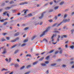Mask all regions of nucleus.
I'll return each mask as SVG.
<instances>
[{
    "label": "nucleus",
    "instance_id": "nucleus-54",
    "mask_svg": "<svg viewBox=\"0 0 74 74\" xmlns=\"http://www.w3.org/2000/svg\"><path fill=\"white\" fill-rule=\"evenodd\" d=\"M6 34H7V33H3V36H5Z\"/></svg>",
    "mask_w": 74,
    "mask_h": 74
},
{
    "label": "nucleus",
    "instance_id": "nucleus-11",
    "mask_svg": "<svg viewBox=\"0 0 74 74\" xmlns=\"http://www.w3.org/2000/svg\"><path fill=\"white\" fill-rule=\"evenodd\" d=\"M55 37V34H54L51 37V38L52 39V41H53V38L54 37Z\"/></svg>",
    "mask_w": 74,
    "mask_h": 74
},
{
    "label": "nucleus",
    "instance_id": "nucleus-47",
    "mask_svg": "<svg viewBox=\"0 0 74 74\" xmlns=\"http://www.w3.org/2000/svg\"><path fill=\"white\" fill-rule=\"evenodd\" d=\"M43 23L42 22H41L40 24H39V25H42V24Z\"/></svg>",
    "mask_w": 74,
    "mask_h": 74
},
{
    "label": "nucleus",
    "instance_id": "nucleus-53",
    "mask_svg": "<svg viewBox=\"0 0 74 74\" xmlns=\"http://www.w3.org/2000/svg\"><path fill=\"white\" fill-rule=\"evenodd\" d=\"M6 39L8 40H10V38L9 37H8L6 38Z\"/></svg>",
    "mask_w": 74,
    "mask_h": 74
},
{
    "label": "nucleus",
    "instance_id": "nucleus-39",
    "mask_svg": "<svg viewBox=\"0 0 74 74\" xmlns=\"http://www.w3.org/2000/svg\"><path fill=\"white\" fill-rule=\"evenodd\" d=\"M28 29H29V28L27 27L25 28L24 30H27Z\"/></svg>",
    "mask_w": 74,
    "mask_h": 74
},
{
    "label": "nucleus",
    "instance_id": "nucleus-60",
    "mask_svg": "<svg viewBox=\"0 0 74 74\" xmlns=\"http://www.w3.org/2000/svg\"><path fill=\"white\" fill-rule=\"evenodd\" d=\"M74 61H72L71 62V64H73L74 63Z\"/></svg>",
    "mask_w": 74,
    "mask_h": 74
},
{
    "label": "nucleus",
    "instance_id": "nucleus-34",
    "mask_svg": "<svg viewBox=\"0 0 74 74\" xmlns=\"http://www.w3.org/2000/svg\"><path fill=\"white\" fill-rule=\"evenodd\" d=\"M63 53V51L62 50H60L59 52V53H60V54H61Z\"/></svg>",
    "mask_w": 74,
    "mask_h": 74
},
{
    "label": "nucleus",
    "instance_id": "nucleus-48",
    "mask_svg": "<svg viewBox=\"0 0 74 74\" xmlns=\"http://www.w3.org/2000/svg\"><path fill=\"white\" fill-rule=\"evenodd\" d=\"M74 31V29H72L71 30V32H72V34H73V32Z\"/></svg>",
    "mask_w": 74,
    "mask_h": 74
},
{
    "label": "nucleus",
    "instance_id": "nucleus-45",
    "mask_svg": "<svg viewBox=\"0 0 74 74\" xmlns=\"http://www.w3.org/2000/svg\"><path fill=\"white\" fill-rule=\"evenodd\" d=\"M55 20H56L58 19V17L57 16H56L55 17Z\"/></svg>",
    "mask_w": 74,
    "mask_h": 74
},
{
    "label": "nucleus",
    "instance_id": "nucleus-44",
    "mask_svg": "<svg viewBox=\"0 0 74 74\" xmlns=\"http://www.w3.org/2000/svg\"><path fill=\"white\" fill-rule=\"evenodd\" d=\"M7 15L8 17H10V14L8 13H7Z\"/></svg>",
    "mask_w": 74,
    "mask_h": 74
},
{
    "label": "nucleus",
    "instance_id": "nucleus-16",
    "mask_svg": "<svg viewBox=\"0 0 74 74\" xmlns=\"http://www.w3.org/2000/svg\"><path fill=\"white\" fill-rule=\"evenodd\" d=\"M19 64H15L14 65L15 67H19Z\"/></svg>",
    "mask_w": 74,
    "mask_h": 74
},
{
    "label": "nucleus",
    "instance_id": "nucleus-22",
    "mask_svg": "<svg viewBox=\"0 0 74 74\" xmlns=\"http://www.w3.org/2000/svg\"><path fill=\"white\" fill-rule=\"evenodd\" d=\"M70 48L73 49H74V46L73 45H72V46L70 47Z\"/></svg>",
    "mask_w": 74,
    "mask_h": 74
},
{
    "label": "nucleus",
    "instance_id": "nucleus-33",
    "mask_svg": "<svg viewBox=\"0 0 74 74\" xmlns=\"http://www.w3.org/2000/svg\"><path fill=\"white\" fill-rule=\"evenodd\" d=\"M56 25H57V23L55 24H54L53 25L52 27H55V26H56Z\"/></svg>",
    "mask_w": 74,
    "mask_h": 74
},
{
    "label": "nucleus",
    "instance_id": "nucleus-24",
    "mask_svg": "<svg viewBox=\"0 0 74 74\" xmlns=\"http://www.w3.org/2000/svg\"><path fill=\"white\" fill-rule=\"evenodd\" d=\"M18 52H19V50H16L15 51V52H14V54H16V53H18Z\"/></svg>",
    "mask_w": 74,
    "mask_h": 74
},
{
    "label": "nucleus",
    "instance_id": "nucleus-3",
    "mask_svg": "<svg viewBox=\"0 0 74 74\" xmlns=\"http://www.w3.org/2000/svg\"><path fill=\"white\" fill-rule=\"evenodd\" d=\"M46 12H44L41 15V16H40V17H39V19H41L42 18H43V16H44V14H45V13Z\"/></svg>",
    "mask_w": 74,
    "mask_h": 74
},
{
    "label": "nucleus",
    "instance_id": "nucleus-10",
    "mask_svg": "<svg viewBox=\"0 0 74 74\" xmlns=\"http://www.w3.org/2000/svg\"><path fill=\"white\" fill-rule=\"evenodd\" d=\"M10 8H11V7H7L6 8H5V10H9V9H10Z\"/></svg>",
    "mask_w": 74,
    "mask_h": 74
},
{
    "label": "nucleus",
    "instance_id": "nucleus-43",
    "mask_svg": "<svg viewBox=\"0 0 74 74\" xmlns=\"http://www.w3.org/2000/svg\"><path fill=\"white\" fill-rule=\"evenodd\" d=\"M45 63H46V64H48L49 63V61H47L45 62Z\"/></svg>",
    "mask_w": 74,
    "mask_h": 74
},
{
    "label": "nucleus",
    "instance_id": "nucleus-14",
    "mask_svg": "<svg viewBox=\"0 0 74 74\" xmlns=\"http://www.w3.org/2000/svg\"><path fill=\"white\" fill-rule=\"evenodd\" d=\"M42 66H47V64H41Z\"/></svg>",
    "mask_w": 74,
    "mask_h": 74
},
{
    "label": "nucleus",
    "instance_id": "nucleus-13",
    "mask_svg": "<svg viewBox=\"0 0 74 74\" xmlns=\"http://www.w3.org/2000/svg\"><path fill=\"white\" fill-rule=\"evenodd\" d=\"M36 37H37V36H33L31 38L32 40H34V38H36Z\"/></svg>",
    "mask_w": 74,
    "mask_h": 74
},
{
    "label": "nucleus",
    "instance_id": "nucleus-19",
    "mask_svg": "<svg viewBox=\"0 0 74 74\" xmlns=\"http://www.w3.org/2000/svg\"><path fill=\"white\" fill-rule=\"evenodd\" d=\"M64 3V2L63 1H62L60 3V5H63Z\"/></svg>",
    "mask_w": 74,
    "mask_h": 74
},
{
    "label": "nucleus",
    "instance_id": "nucleus-49",
    "mask_svg": "<svg viewBox=\"0 0 74 74\" xmlns=\"http://www.w3.org/2000/svg\"><path fill=\"white\" fill-rule=\"evenodd\" d=\"M45 53V52H44L43 53H41V55H44V54Z\"/></svg>",
    "mask_w": 74,
    "mask_h": 74
},
{
    "label": "nucleus",
    "instance_id": "nucleus-38",
    "mask_svg": "<svg viewBox=\"0 0 74 74\" xmlns=\"http://www.w3.org/2000/svg\"><path fill=\"white\" fill-rule=\"evenodd\" d=\"M7 23H8V22H5L4 23L3 25H7Z\"/></svg>",
    "mask_w": 74,
    "mask_h": 74
},
{
    "label": "nucleus",
    "instance_id": "nucleus-57",
    "mask_svg": "<svg viewBox=\"0 0 74 74\" xmlns=\"http://www.w3.org/2000/svg\"><path fill=\"white\" fill-rule=\"evenodd\" d=\"M10 72H5V74H8V73H10Z\"/></svg>",
    "mask_w": 74,
    "mask_h": 74
},
{
    "label": "nucleus",
    "instance_id": "nucleus-17",
    "mask_svg": "<svg viewBox=\"0 0 74 74\" xmlns=\"http://www.w3.org/2000/svg\"><path fill=\"white\" fill-rule=\"evenodd\" d=\"M59 6H57L55 7L54 8V9H55V10H58V8H59Z\"/></svg>",
    "mask_w": 74,
    "mask_h": 74
},
{
    "label": "nucleus",
    "instance_id": "nucleus-64",
    "mask_svg": "<svg viewBox=\"0 0 74 74\" xmlns=\"http://www.w3.org/2000/svg\"><path fill=\"white\" fill-rule=\"evenodd\" d=\"M14 73V72L12 71L11 73H10L9 74H13Z\"/></svg>",
    "mask_w": 74,
    "mask_h": 74
},
{
    "label": "nucleus",
    "instance_id": "nucleus-36",
    "mask_svg": "<svg viewBox=\"0 0 74 74\" xmlns=\"http://www.w3.org/2000/svg\"><path fill=\"white\" fill-rule=\"evenodd\" d=\"M59 53V51H56V52L55 53V55H56V54H58Z\"/></svg>",
    "mask_w": 74,
    "mask_h": 74
},
{
    "label": "nucleus",
    "instance_id": "nucleus-1",
    "mask_svg": "<svg viewBox=\"0 0 74 74\" xmlns=\"http://www.w3.org/2000/svg\"><path fill=\"white\" fill-rule=\"evenodd\" d=\"M50 27H48V28H47V29L44 31L42 33V34L40 35V37H42V36H44L45 35V33H47L48 32V30H49V29H50Z\"/></svg>",
    "mask_w": 74,
    "mask_h": 74
},
{
    "label": "nucleus",
    "instance_id": "nucleus-5",
    "mask_svg": "<svg viewBox=\"0 0 74 74\" xmlns=\"http://www.w3.org/2000/svg\"><path fill=\"white\" fill-rule=\"evenodd\" d=\"M7 53V50L5 48L3 50V53H2V54H5Z\"/></svg>",
    "mask_w": 74,
    "mask_h": 74
},
{
    "label": "nucleus",
    "instance_id": "nucleus-21",
    "mask_svg": "<svg viewBox=\"0 0 74 74\" xmlns=\"http://www.w3.org/2000/svg\"><path fill=\"white\" fill-rule=\"evenodd\" d=\"M44 57L41 58L39 60V61H42V60H43V59H44Z\"/></svg>",
    "mask_w": 74,
    "mask_h": 74
},
{
    "label": "nucleus",
    "instance_id": "nucleus-63",
    "mask_svg": "<svg viewBox=\"0 0 74 74\" xmlns=\"http://www.w3.org/2000/svg\"><path fill=\"white\" fill-rule=\"evenodd\" d=\"M17 62H20V60L18 59H17Z\"/></svg>",
    "mask_w": 74,
    "mask_h": 74
},
{
    "label": "nucleus",
    "instance_id": "nucleus-23",
    "mask_svg": "<svg viewBox=\"0 0 74 74\" xmlns=\"http://www.w3.org/2000/svg\"><path fill=\"white\" fill-rule=\"evenodd\" d=\"M56 64H51V66H56Z\"/></svg>",
    "mask_w": 74,
    "mask_h": 74
},
{
    "label": "nucleus",
    "instance_id": "nucleus-12",
    "mask_svg": "<svg viewBox=\"0 0 74 74\" xmlns=\"http://www.w3.org/2000/svg\"><path fill=\"white\" fill-rule=\"evenodd\" d=\"M0 40L1 41H5V39L3 38H2Z\"/></svg>",
    "mask_w": 74,
    "mask_h": 74
},
{
    "label": "nucleus",
    "instance_id": "nucleus-62",
    "mask_svg": "<svg viewBox=\"0 0 74 74\" xmlns=\"http://www.w3.org/2000/svg\"><path fill=\"white\" fill-rule=\"evenodd\" d=\"M60 38V35H59L58 36V38Z\"/></svg>",
    "mask_w": 74,
    "mask_h": 74
},
{
    "label": "nucleus",
    "instance_id": "nucleus-52",
    "mask_svg": "<svg viewBox=\"0 0 74 74\" xmlns=\"http://www.w3.org/2000/svg\"><path fill=\"white\" fill-rule=\"evenodd\" d=\"M11 61V58H10L9 59V62H10Z\"/></svg>",
    "mask_w": 74,
    "mask_h": 74
},
{
    "label": "nucleus",
    "instance_id": "nucleus-41",
    "mask_svg": "<svg viewBox=\"0 0 74 74\" xmlns=\"http://www.w3.org/2000/svg\"><path fill=\"white\" fill-rule=\"evenodd\" d=\"M67 15L65 14L64 15V18H66V17H67Z\"/></svg>",
    "mask_w": 74,
    "mask_h": 74
},
{
    "label": "nucleus",
    "instance_id": "nucleus-6",
    "mask_svg": "<svg viewBox=\"0 0 74 74\" xmlns=\"http://www.w3.org/2000/svg\"><path fill=\"white\" fill-rule=\"evenodd\" d=\"M19 40V38H17L15 40H13L11 41V42H15L16 41H17V40Z\"/></svg>",
    "mask_w": 74,
    "mask_h": 74
},
{
    "label": "nucleus",
    "instance_id": "nucleus-50",
    "mask_svg": "<svg viewBox=\"0 0 74 74\" xmlns=\"http://www.w3.org/2000/svg\"><path fill=\"white\" fill-rule=\"evenodd\" d=\"M61 15H62V14H58V16H60Z\"/></svg>",
    "mask_w": 74,
    "mask_h": 74
},
{
    "label": "nucleus",
    "instance_id": "nucleus-61",
    "mask_svg": "<svg viewBox=\"0 0 74 74\" xmlns=\"http://www.w3.org/2000/svg\"><path fill=\"white\" fill-rule=\"evenodd\" d=\"M52 11H53V10H50V11H49V12H52Z\"/></svg>",
    "mask_w": 74,
    "mask_h": 74
},
{
    "label": "nucleus",
    "instance_id": "nucleus-2",
    "mask_svg": "<svg viewBox=\"0 0 74 74\" xmlns=\"http://www.w3.org/2000/svg\"><path fill=\"white\" fill-rule=\"evenodd\" d=\"M70 22V19H65L63 21L61 22L60 24H58V25L56 26L57 27H59V26H60V25L63 23V22Z\"/></svg>",
    "mask_w": 74,
    "mask_h": 74
},
{
    "label": "nucleus",
    "instance_id": "nucleus-37",
    "mask_svg": "<svg viewBox=\"0 0 74 74\" xmlns=\"http://www.w3.org/2000/svg\"><path fill=\"white\" fill-rule=\"evenodd\" d=\"M49 56H48L46 57V59L47 60H48V59H49Z\"/></svg>",
    "mask_w": 74,
    "mask_h": 74
},
{
    "label": "nucleus",
    "instance_id": "nucleus-42",
    "mask_svg": "<svg viewBox=\"0 0 74 74\" xmlns=\"http://www.w3.org/2000/svg\"><path fill=\"white\" fill-rule=\"evenodd\" d=\"M26 13H27V11H26L24 12V15H27V14Z\"/></svg>",
    "mask_w": 74,
    "mask_h": 74
},
{
    "label": "nucleus",
    "instance_id": "nucleus-59",
    "mask_svg": "<svg viewBox=\"0 0 74 74\" xmlns=\"http://www.w3.org/2000/svg\"><path fill=\"white\" fill-rule=\"evenodd\" d=\"M53 4V2L50 3V5H52Z\"/></svg>",
    "mask_w": 74,
    "mask_h": 74
},
{
    "label": "nucleus",
    "instance_id": "nucleus-18",
    "mask_svg": "<svg viewBox=\"0 0 74 74\" xmlns=\"http://www.w3.org/2000/svg\"><path fill=\"white\" fill-rule=\"evenodd\" d=\"M38 63V62H35L34 63H33V65H36V64H37Z\"/></svg>",
    "mask_w": 74,
    "mask_h": 74
},
{
    "label": "nucleus",
    "instance_id": "nucleus-7",
    "mask_svg": "<svg viewBox=\"0 0 74 74\" xmlns=\"http://www.w3.org/2000/svg\"><path fill=\"white\" fill-rule=\"evenodd\" d=\"M32 67V65H28L26 67V69H29V68H30V67Z\"/></svg>",
    "mask_w": 74,
    "mask_h": 74
},
{
    "label": "nucleus",
    "instance_id": "nucleus-46",
    "mask_svg": "<svg viewBox=\"0 0 74 74\" xmlns=\"http://www.w3.org/2000/svg\"><path fill=\"white\" fill-rule=\"evenodd\" d=\"M46 73L47 74H48V73H49V70H48L47 71H46Z\"/></svg>",
    "mask_w": 74,
    "mask_h": 74
},
{
    "label": "nucleus",
    "instance_id": "nucleus-20",
    "mask_svg": "<svg viewBox=\"0 0 74 74\" xmlns=\"http://www.w3.org/2000/svg\"><path fill=\"white\" fill-rule=\"evenodd\" d=\"M54 50H52L50 51H49V53H52L53 52V51H54Z\"/></svg>",
    "mask_w": 74,
    "mask_h": 74
},
{
    "label": "nucleus",
    "instance_id": "nucleus-15",
    "mask_svg": "<svg viewBox=\"0 0 74 74\" xmlns=\"http://www.w3.org/2000/svg\"><path fill=\"white\" fill-rule=\"evenodd\" d=\"M7 14V12H5L3 13V16H5V15H6V14Z\"/></svg>",
    "mask_w": 74,
    "mask_h": 74
},
{
    "label": "nucleus",
    "instance_id": "nucleus-55",
    "mask_svg": "<svg viewBox=\"0 0 74 74\" xmlns=\"http://www.w3.org/2000/svg\"><path fill=\"white\" fill-rule=\"evenodd\" d=\"M57 43V42H53V44H54V45H55Z\"/></svg>",
    "mask_w": 74,
    "mask_h": 74
},
{
    "label": "nucleus",
    "instance_id": "nucleus-51",
    "mask_svg": "<svg viewBox=\"0 0 74 74\" xmlns=\"http://www.w3.org/2000/svg\"><path fill=\"white\" fill-rule=\"evenodd\" d=\"M62 67H66V65H62Z\"/></svg>",
    "mask_w": 74,
    "mask_h": 74
},
{
    "label": "nucleus",
    "instance_id": "nucleus-29",
    "mask_svg": "<svg viewBox=\"0 0 74 74\" xmlns=\"http://www.w3.org/2000/svg\"><path fill=\"white\" fill-rule=\"evenodd\" d=\"M16 46V45H15L13 46L12 47V48H11V49L12 48H15Z\"/></svg>",
    "mask_w": 74,
    "mask_h": 74
},
{
    "label": "nucleus",
    "instance_id": "nucleus-40",
    "mask_svg": "<svg viewBox=\"0 0 74 74\" xmlns=\"http://www.w3.org/2000/svg\"><path fill=\"white\" fill-rule=\"evenodd\" d=\"M28 16H32V14H28Z\"/></svg>",
    "mask_w": 74,
    "mask_h": 74
},
{
    "label": "nucleus",
    "instance_id": "nucleus-25",
    "mask_svg": "<svg viewBox=\"0 0 74 74\" xmlns=\"http://www.w3.org/2000/svg\"><path fill=\"white\" fill-rule=\"evenodd\" d=\"M27 41H28V40L26 39V40H25L24 41V43L26 42H27Z\"/></svg>",
    "mask_w": 74,
    "mask_h": 74
},
{
    "label": "nucleus",
    "instance_id": "nucleus-8",
    "mask_svg": "<svg viewBox=\"0 0 74 74\" xmlns=\"http://www.w3.org/2000/svg\"><path fill=\"white\" fill-rule=\"evenodd\" d=\"M19 32H18L14 34V36H19Z\"/></svg>",
    "mask_w": 74,
    "mask_h": 74
},
{
    "label": "nucleus",
    "instance_id": "nucleus-32",
    "mask_svg": "<svg viewBox=\"0 0 74 74\" xmlns=\"http://www.w3.org/2000/svg\"><path fill=\"white\" fill-rule=\"evenodd\" d=\"M14 1H12L10 2V4H12V3H14Z\"/></svg>",
    "mask_w": 74,
    "mask_h": 74
},
{
    "label": "nucleus",
    "instance_id": "nucleus-56",
    "mask_svg": "<svg viewBox=\"0 0 74 74\" xmlns=\"http://www.w3.org/2000/svg\"><path fill=\"white\" fill-rule=\"evenodd\" d=\"M30 73V72H28L25 73V74H29Z\"/></svg>",
    "mask_w": 74,
    "mask_h": 74
},
{
    "label": "nucleus",
    "instance_id": "nucleus-4",
    "mask_svg": "<svg viewBox=\"0 0 74 74\" xmlns=\"http://www.w3.org/2000/svg\"><path fill=\"white\" fill-rule=\"evenodd\" d=\"M28 4V2H22L20 3L19 5H24V4Z\"/></svg>",
    "mask_w": 74,
    "mask_h": 74
},
{
    "label": "nucleus",
    "instance_id": "nucleus-30",
    "mask_svg": "<svg viewBox=\"0 0 74 74\" xmlns=\"http://www.w3.org/2000/svg\"><path fill=\"white\" fill-rule=\"evenodd\" d=\"M26 56H29V57H31L32 56V55L30 54H27Z\"/></svg>",
    "mask_w": 74,
    "mask_h": 74
},
{
    "label": "nucleus",
    "instance_id": "nucleus-27",
    "mask_svg": "<svg viewBox=\"0 0 74 74\" xmlns=\"http://www.w3.org/2000/svg\"><path fill=\"white\" fill-rule=\"evenodd\" d=\"M49 22H53V20L52 19H50L48 20Z\"/></svg>",
    "mask_w": 74,
    "mask_h": 74
},
{
    "label": "nucleus",
    "instance_id": "nucleus-26",
    "mask_svg": "<svg viewBox=\"0 0 74 74\" xmlns=\"http://www.w3.org/2000/svg\"><path fill=\"white\" fill-rule=\"evenodd\" d=\"M5 20H7V19H4V20H0V21H1V22H4V21Z\"/></svg>",
    "mask_w": 74,
    "mask_h": 74
},
{
    "label": "nucleus",
    "instance_id": "nucleus-9",
    "mask_svg": "<svg viewBox=\"0 0 74 74\" xmlns=\"http://www.w3.org/2000/svg\"><path fill=\"white\" fill-rule=\"evenodd\" d=\"M67 36L64 35L62 36L61 38H67Z\"/></svg>",
    "mask_w": 74,
    "mask_h": 74
},
{
    "label": "nucleus",
    "instance_id": "nucleus-58",
    "mask_svg": "<svg viewBox=\"0 0 74 74\" xmlns=\"http://www.w3.org/2000/svg\"><path fill=\"white\" fill-rule=\"evenodd\" d=\"M5 60L6 61V62H8V60L7 58H6V59Z\"/></svg>",
    "mask_w": 74,
    "mask_h": 74
},
{
    "label": "nucleus",
    "instance_id": "nucleus-31",
    "mask_svg": "<svg viewBox=\"0 0 74 74\" xmlns=\"http://www.w3.org/2000/svg\"><path fill=\"white\" fill-rule=\"evenodd\" d=\"M25 45H26V44L25 43H24L21 45V47H24V46H25Z\"/></svg>",
    "mask_w": 74,
    "mask_h": 74
},
{
    "label": "nucleus",
    "instance_id": "nucleus-35",
    "mask_svg": "<svg viewBox=\"0 0 74 74\" xmlns=\"http://www.w3.org/2000/svg\"><path fill=\"white\" fill-rule=\"evenodd\" d=\"M4 70H5V71H7L8 69H3L1 70V71H4Z\"/></svg>",
    "mask_w": 74,
    "mask_h": 74
},
{
    "label": "nucleus",
    "instance_id": "nucleus-28",
    "mask_svg": "<svg viewBox=\"0 0 74 74\" xmlns=\"http://www.w3.org/2000/svg\"><path fill=\"white\" fill-rule=\"evenodd\" d=\"M25 67V66H23L20 68V70H22L23 69H24Z\"/></svg>",
    "mask_w": 74,
    "mask_h": 74
}]
</instances>
